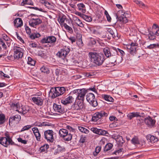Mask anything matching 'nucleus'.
<instances>
[{
  "mask_svg": "<svg viewBox=\"0 0 159 159\" xmlns=\"http://www.w3.org/2000/svg\"><path fill=\"white\" fill-rule=\"evenodd\" d=\"M89 56L91 61L98 66L102 65L105 60L103 54L101 53L90 52L89 53Z\"/></svg>",
  "mask_w": 159,
  "mask_h": 159,
  "instance_id": "nucleus-1",
  "label": "nucleus"
},
{
  "mask_svg": "<svg viewBox=\"0 0 159 159\" xmlns=\"http://www.w3.org/2000/svg\"><path fill=\"white\" fill-rule=\"evenodd\" d=\"M109 57L110 63L113 65H119L122 62V57L117 54L116 50L114 52L113 54L111 55Z\"/></svg>",
  "mask_w": 159,
  "mask_h": 159,
  "instance_id": "nucleus-2",
  "label": "nucleus"
},
{
  "mask_svg": "<svg viewBox=\"0 0 159 159\" xmlns=\"http://www.w3.org/2000/svg\"><path fill=\"white\" fill-rule=\"evenodd\" d=\"M5 137L0 138V144L5 147H7L9 145H13L14 143L12 141L9 135L8 134H5Z\"/></svg>",
  "mask_w": 159,
  "mask_h": 159,
  "instance_id": "nucleus-3",
  "label": "nucleus"
},
{
  "mask_svg": "<svg viewBox=\"0 0 159 159\" xmlns=\"http://www.w3.org/2000/svg\"><path fill=\"white\" fill-rule=\"evenodd\" d=\"M59 134L60 137L67 141H70L72 138V134L71 133H69L67 129H61L59 130Z\"/></svg>",
  "mask_w": 159,
  "mask_h": 159,
  "instance_id": "nucleus-4",
  "label": "nucleus"
},
{
  "mask_svg": "<svg viewBox=\"0 0 159 159\" xmlns=\"http://www.w3.org/2000/svg\"><path fill=\"white\" fill-rule=\"evenodd\" d=\"M87 92V91L85 89H82L75 90L72 92V93L76 94L77 96L76 99L80 101H84V96Z\"/></svg>",
  "mask_w": 159,
  "mask_h": 159,
  "instance_id": "nucleus-5",
  "label": "nucleus"
},
{
  "mask_svg": "<svg viewBox=\"0 0 159 159\" xmlns=\"http://www.w3.org/2000/svg\"><path fill=\"white\" fill-rule=\"evenodd\" d=\"M108 113L104 111L97 112L95 113L92 117V120L96 122L99 119L103 117H107L108 116Z\"/></svg>",
  "mask_w": 159,
  "mask_h": 159,
  "instance_id": "nucleus-6",
  "label": "nucleus"
},
{
  "mask_svg": "<svg viewBox=\"0 0 159 159\" xmlns=\"http://www.w3.org/2000/svg\"><path fill=\"white\" fill-rule=\"evenodd\" d=\"M86 99L89 104L93 107L97 106L98 104L94 94L92 93H89L86 96Z\"/></svg>",
  "mask_w": 159,
  "mask_h": 159,
  "instance_id": "nucleus-7",
  "label": "nucleus"
},
{
  "mask_svg": "<svg viewBox=\"0 0 159 159\" xmlns=\"http://www.w3.org/2000/svg\"><path fill=\"white\" fill-rule=\"evenodd\" d=\"M54 132L52 130H48L44 132V138L48 142L52 143L54 141L53 135Z\"/></svg>",
  "mask_w": 159,
  "mask_h": 159,
  "instance_id": "nucleus-8",
  "label": "nucleus"
},
{
  "mask_svg": "<svg viewBox=\"0 0 159 159\" xmlns=\"http://www.w3.org/2000/svg\"><path fill=\"white\" fill-rule=\"evenodd\" d=\"M70 49L67 47H65L64 48L60 50L57 54V56L59 57L64 59L70 51Z\"/></svg>",
  "mask_w": 159,
  "mask_h": 159,
  "instance_id": "nucleus-9",
  "label": "nucleus"
},
{
  "mask_svg": "<svg viewBox=\"0 0 159 159\" xmlns=\"http://www.w3.org/2000/svg\"><path fill=\"white\" fill-rule=\"evenodd\" d=\"M56 38L54 36H46L42 39L41 42L42 43L54 44L56 42Z\"/></svg>",
  "mask_w": 159,
  "mask_h": 159,
  "instance_id": "nucleus-10",
  "label": "nucleus"
},
{
  "mask_svg": "<svg viewBox=\"0 0 159 159\" xmlns=\"http://www.w3.org/2000/svg\"><path fill=\"white\" fill-rule=\"evenodd\" d=\"M125 13L122 11H119L116 16V18L120 21H122L123 23H126L128 22V19L124 15Z\"/></svg>",
  "mask_w": 159,
  "mask_h": 159,
  "instance_id": "nucleus-11",
  "label": "nucleus"
},
{
  "mask_svg": "<svg viewBox=\"0 0 159 159\" xmlns=\"http://www.w3.org/2000/svg\"><path fill=\"white\" fill-rule=\"evenodd\" d=\"M116 50V48L112 47L111 48L106 47L103 49L105 55L107 57H109Z\"/></svg>",
  "mask_w": 159,
  "mask_h": 159,
  "instance_id": "nucleus-12",
  "label": "nucleus"
},
{
  "mask_svg": "<svg viewBox=\"0 0 159 159\" xmlns=\"http://www.w3.org/2000/svg\"><path fill=\"white\" fill-rule=\"evenodd\" d=\"M44 98L42 97L36 96L32 98L33 102L39 107L42 106L43 104Z\"/></svg>",
  "mask_w": 159,
  "mask_h": 159,
  "instance_id": "nucleus-13",
  "label": "nucleus"
},
{
  "mask_svg": "<svg viewBox=\"0 0 159 159\" xmlns=\"http://www.w3.org/2000/svg\"><path fill=\"white\" fill-rule=\"evenodd\" d=\"M138 44L136 43H132L130 45L127 46V48L128 49V52L131 54L134 55L135 54Z\"/></svg>",
  "mask_w": 159,
  "mask_h": 159,
  "instance_id": "nucleus-14",
  "label": "nucleus"
},
{
  "mask_svg": "<svg viewBox=\"0 0 159 159\" xmlns=\"http://www.w3.org/2000/svg\"><path fill=\"white\" fill-rule=\"evenodd\" d=\"M42 22L41 20L39 18H32L29 21V24L31 26L34 27L35 26L41 24Z\"/></svg>",
  "mask_w": 159,
  "mask_h": 159,
  "instance_id": "nucleus-15",
  "label": "nucleus"
},
{
  "mask_svg": "<svg viewBox=\"0 0 159 159\" xmlns=\"http://www.w3.org/2000/svg\"><path fill=\"white\" fill-rule=\"evenodd\" d=\"M53 109L54 110L58 113L63 114L65 112V110L64 108L60 105H59L56 103H54L53 105Z\"/></svg>",
  "mask_w": 159,
  "mask_h": 159,
  "instance_id": "nucleus-16",
  "label": "nucleus"
},
{
  "mask_svg": "<svg viewBox=\"0 0 159 159\" xmlns=\"http://www.w3.org/2000/svg\"><path fill=\"white\" fill-rule=\"evenodd\" d=\"M74 101V98L72 96H69L62 99L61 102L64 105H66L73 102Z\"/></svg>",
  "mask_w": 159,
  "mask_h": 159,
  "instance_id": "nucleus-17",
  "label": "nucleus"
},
{
  "mask_svg": "<svg viewBox=\"0 0 159 159\" xmlns=\"http://www.w3.org/2000/svg\"><path fill=\"white\" fill-rule=\"evenodd\" d=\"M145 124L149 126H152L154 125L155 123V120L152 119L150 116L145 118L144 120Z\"/></svg>",
  "mask_w": 159,
  "mask_h": 159,
  "instance_id": "nucleus-18",
  "label": "nucleus"
},
{
  "mask_svg": "<svg viewBox=\"0 0 159 159\" xmlns=\"http://www.w3.org/2000/svg\"><path fill=\"white\" fill-rule=\"evenodd\" d=\"M14 23L15 26L17 28L21 27L23 24L22 19L20 18L16 19L14 21Z\"/></svg>",
  "mask_w": 159,
  "mask_h": 159,
  "instance_id": "nucleus-19",
  "label": "nucleus"
},
{
  "mask_svg": "<svg viewBox=\"0 0 159 159\" xmlns=\"http://www.w3.org/2000/svg\"><path fill=\"white\" fill-rule=\"evenodd\" d=\"M49 94L51 96L52 98H55L60 96L59 93L57 92H56L55 88H51L49 92Z\"/></svg>",
  "mask_w": 159,
  "mask_h": 159,
  "instance_id": "nucleus-20",
  "label": "nucleus"
},
{
  "mask_svg": "<svg viewBox=\"0 0 159 159\" xmlns=\"http://www.w3.org/2000/svg\"><path fill=\"white\" fill-rule=\"evenodd\" d=\"M146 138L149 142L152 143H155L158 140L157 137L150 134L146 136Z\"/></svg>",
  "mask_w": 159,
  "mask_h": 159,
  "instance_id": "nucleus-21",
  "label": "nucleus"
},
{
  "mask_svg": "<svg viewBox=\"0 0 159 159\" xmlns=\"http://www.w3.org/2000/svg\"><path fill=\"white\" fill-rule=\"evenodd\" d=\"M116 140L117 144L119 146H122L125 142V141L123 140L122 137L119 135L116 136Z\"/></svg>",
  "mask_w": 159,
  "mask_h": 159,
  "instance_id": "nucleus-22",
  "label": "nucleus"
},
{
  "mask_svg": "<svg viewBox=\"0 0 159 159\" xmlns=\"http://www.w3.org/2000/svg\"><path fill=\"white\" fill-rule=\"evenodd\" d=\"M140 113L138 112H131L127 115V117L129 120H131L134 117H138L141 116Z\"/></svg>",
  "mask_w": 159,
  "mask_h": 159,
  "instance_id": "nucleus-23",
  "label": "nucleus"
},
{
  "mask_svg": "<svg viewBox=\"0 0 159 159\" xmlns=\"http://www.w3.org/2000/svg\"><path fill=\"white\" fill-rule=\"evenodd\" d=\"M55 88L56 89V92H57L60 94H59L60 96L63 94L66 91L65 88L63 87H58Z\"/></svg>",
  "mask_w": 159,
  "mask_h": 159,
  "instance_id": "nucleus-24",
  "label": "nucleus"
},
{
  "mask_svg": "<svg viewBox=\"0 0 159 159\" xmlns=\"http://www.w3.org/2000/svg\"><path fill=\"white\" fill-rule=\"evenodd\" d=\"M58 20L61 25H63L64 24H66V23H65V20L66 21L69 20L67 19L66 16L64 15H63L61 17H59Z\"/></svg>",
  "mask_w": 159,
  "mask_h": 159,
  "instance_id": "nucleus-25",
  "label": "nucleus"
},
{
  "mask_svg": "<svg viewBox=\"0 0 159 159\" xmlns=\"http://www.w3.org/2000/svg\"><path fill=\"white\" fill-rule=\"evenodd\" d=\"M77 5L79 11H81L83 13L86 12V10L85 6L83 3H79Z\"/></svg>",
  "mask_w": 159,
  "mask_h": 159,
  "instance_id": "nucleus-26",
  "label": "nucleus"
},
{
  "mask_svg": "<svg viewBox=\"0 0 159 159\" xmlns=\"http://www.w3.org/2000/svg\"><path fill=\"white\" fill-rule=\"evenodd\" d=\"M21 110L20 111H22V113L23 114H25L30 110V108L28 106H25L24 107H21Z\"/></svg>",
  "mask_w": 159,
  "mask_h": 159,
  "instance_id": "nucleus-27",
  "label": "nucleus"
},
{
  "mask_svg": "<svg viewBox=\"0 0 159 159\" xmlns=\"http://www.w3.org/2000/svg\"><path fill=\"white\" fill-rule=\"evenodd\" d=\"M108 32L112 36L113 38H116V37H117L118 34L117 32L116 31V30H114V31L111 29H109L108 30Z\"/></svg>",
  "mask_w": 159,
  "mask_h": 159,
  "instance_id": "nucleus-28",
  "label": "nucleus"
},
{
  "mask_svg": "<svg viewBox=\"0 0 159 159\" xmlns=\"http://www.w3.org/2000/svg\"><path fill=\"white\" fill-rule=\"evenodd\" d=\"M6 122V116L4 114H0V125L3 124Z\"/></svg>",
  "mask_w": 159,
  "mask_h": 159,
  "instance_id": "nucleus-29",
  "label": "nucleus"
},
{
  "mask_svg": "<svg viewBox=\"0 0 159 159\" xmlns=\"http://www.w3.org/2000/svg\"><path fill=\"white\" fill-rule=\"evenodd\" d=\"M43 3L44 4V5L48 9H52L54 7V6L52 3H50L47 1H45V2H43Z\"/></svg>",
  "mask_w": 159,
  "mask_h": 159,
  "instance_id": "nucleus-30",
  "label": "nucleus"
},
{
  "mask_svg": "<svg viewBox=\"0 0 159 159\" xmlns=\"http://www.w3.org/2000/svg\"><path fill=\"white\" fill-rule=\"evenodd\" d=\"M159 48V43H155L151 44L147 46L145 48L148 49H152L154 48Z\"/></svg>",
  "mask_w": 159,
  "mask_h": 159,
  "instance_id": "nucleus-31",
  "label": "nucleus"
},
{
  "mask_svg": "<svg viewBox=\"0 0 159 159\" xmlns=\"http://www.w3.org/2000/svg\"><path fill=\"white\" fill-rule=\"evenodd\" d=\"M14 53L23 52V49L20 47L17 46H14L13 47Z\"/></svg>",
  "mask_w": 159,
  "mask_h": 159,
  "instance_id": "nucleus-32",
  "label": "nucleus"
},
{
  "mask_svg": "<svg viewBox=\"0 0 159 159\" xmlns=\"http://www.w3.org/2000/svg\"><path fill=\"white\" fill-rule=\"evenodd\" d=\"M21 5L24 6L25 5H33V2L31 0H22Z\"/></svg>",
  "mask_w": 159,
  "mask_h": 159,
  "instance_id": "nucleus-33",
  "label": "nucleus"
},
{
  "mask_svg": "<svg viewBox=\"0 0 159 159\" xmlns=\"http://www.w3.org/2000/svg\"><path fill=\"white\" fill-rule=\"evenodd\" d=\"M11 107H13V109L15 110L16 111H18L19 112L21 113V111H20L19 110L20 109V108H19L18 109V107H20L19 103H13L11 105Z\"/></svg>",
  "mask_w": 159,
  "mask_h": 159,
  "instance_id": "nucleus-34",
  "label": "nucleus"
},
{
  "mask_svg": "<svg viewBox=\"0 0 159 159\" xmlns=\"http://www.w3.org/2000/svg\"><path fill=\"white\" fill-rule=\"evenodd\" d=\"M3 41L6 42V44L9 46L10 43L7 41L10 40L9 38L6 34L3 35L2 36V38H1Z\"/></svg>",
  "mask_w": 159,
  "mask_h": 159,
  "instance_id": "nucleus-35",
  "label": "nucleus"
},
{
  "mask_svg": "<svg viewBox=\"0 0 159 159\" xmlns=\"http://www.w3.org/2000/svg\"><path fill=\"white\" fill-rule=\"evenodd\" d=\"M23 55V52L14 53V57L15 59H18L21 58Z\"/></svg>",
  "mask_w": 159,
  "mask_h": 159,
  "instance_id": "nucleus-36",
  "label": "nucleus"
},
{
  "mask_svg": "<svg viewBox=\"0 0 159 159\" xmlns=\"http://www.w3.org/2000/svg\"><path fill=\"white\" fill-rule=\"evenodd\" d=\"M131 142L134 145L136 144H140V142H139L138 138L136 137H134L131 140Z\"/></svg>",
  "mask_w": 159,
  "mask_h": 159,
  "instance_id": "nucleus-37",
  "label": "nucleus"
},
{
  "mask_svg": "<svg viewBox=\"0 0 159 159\" xmlns=\"http://www.w3.org/2000/svg\"><path fill=\"white\" fill-rule=\"evenodd\" d=\"M149 33L148 38L150 40H153L155 39V33L151 31H149Z\"/></svg>",
  "mask_w": 159,
  "mask_h": 159,
  "instance_id": "nucleus-38",
  "label": "nucleus"
},
{
  "mask_svg": "<svg viewBox=\"0 0 159 159\" xmlns=\"http://www.w3.org/2000/svg\"><path fill=\"white\" fill-rule=\"evenodd\" d=\"M40 70L42 72L48 74L49 72V70L48 68L46 66H43L40 68Z\"/></svg>",
  "mask_w": 159,
  "mask_h": 159,
  "instance_id": "nucleus-39",
  "label": "nucleus"
},
{
  "mask_svg": "<svg viewBox=\"0 0 159 159\" xmlns=\"http://www.w3.org/2000/svg\"><path fill=\"white\" fill-rule=\"evenodd\" d=\"M27 63L31 66H33L35 64V61L30 57H29L28 59Z\"/></svg>",
  "mask_w": 159,
  "mask_h": 159,
  "instance_id": "nucleus-40",
  "label": "nucleus"
},
{
  "mask_svg": "<svg viewBox=\"0 0 159 159\" xmlns=\"http://www.w3.org/2000/svg\"><path fill=\"white\" fill-rule=\"evenodd\" d=\"M64 26L65 28L67 30L69 33H73V30L71 27L69 26L68 25L66 24H64Z\"/></svg>",
  "mask_w": 159,
  "mask_h": 159,
  "instance_id": "nucleus-41",
  "label": "nucleus"
},
{
  "mask_svg": "<svg viewBox=\"0 0 159 159\" xmlns=\"http://www.w3.org/2000/svg\"><path fill=\"white\" fill-rule=\"evenodd\" d=\"M104 99L108 102H113L114 100L110 96L107 95H104Z\"/></svg>",
  "mask_w": 159,
  "mask_h": 159,
  "instance_id": "nucleus-42",
  "label": "nucleus"
},
{
  "mask_svg": "<svg viewBox=\"0 0 159 159\" xmlns=\"http://www.w3.org/2000/svg\"><path fill=\"white\" fill-rule=\"evenodd\" d=\"M48 148L49 146L48 144H45L40 148V151L41 152H45L47 151Z\"/></svg>",
  "mask_w": 159,
  "mask_h": 159,
  "instance_id": "nucleus-43",
  "label": "nucleus"
},
{
  "mask_svg": "<svg viewBox=\"0 0 159 159\" xmlns=\"http://www.w3.org/2000/svg\"><path fill=\"white\" fill-rule=\"evenodd\" d=\"M79 129L82 132L86 134H88L89 133V131L85 128L82 126L78 127Z\"/></svg>",
  "mask_w": 159,
  "mask_h": 159,
  "instance_id": "nucleus-44",
  "label": "nucleus"
},
{
  "mask_svg": "<svg viewBox=\"0 0 159 159\" xmlns=\"http://www.w3.org/2000/svg\"><path fill=\"white\" fill-rule=\"evenodd\" d=\"M40 34L39 33L32 34L30 35V37L31 39H34L36 38H38L40 37Z\"/></svg>",
  "mask_w": 159,
  "mask_h": 159,
  "instance_id": "nucleus-45",
  "label": "nucleus"
},
{
  "mask_svg": "<svg viewBox=\"0 0 159 159\" xmlns=\"http://www.w3.org/2000/svg\"><path fill=\"white\" fill-rule=\"evenodd\" d=\"M77 104L78 107H79V110L83 109L84 107V103L83 101H79L77 102Z\"/></svg>",
  "mask_w": 159,
  "mask_h": 159,
  "instance_id": "nucleus-46",
  "label": "nucleus"
},
{
  "mask_svg": "<svg viewBox=\"0 0 159 159\" xmlns=\"http://www.w3.org/2000/svg\"><path fill=\"white\" fill-rule=\"evenodd\" d=\"M113 145L111 143H108L106 145L105 148V150L108 151L111 149Z\"/></svg>",
  "mask_w": 159,
  "mask_h": 159,
  "instance_id": "nucleus-47",
  "label": "nucleus"
},
{
  "mask_svg": "<svg viewBox=\"0 0 159 159\" xmlns=\"http://www.w3.org/2000/svg\"><path fill=\"white\" fill-rule=\"evenodd\" d=\"M82 18L88 22L91 21L92 20V18L90 16L85 15H84Z\"/></svg>",
  "mask_w": 159,
  "mask_h": 159,
  "instance_id": "nucleus-48",
  "label": "nucleus"
},
{
  "mask_svg": "<svg viewBox=\"0 0 159 159\" xmlns=\"http://www.w3.org/2000/svg\"><path fill=\"white\" fill-rule=\"evenodd\" d=\"M123 151V148H120L117 150H116L113 153V154H116V155H121Z\"/></svg>",
  "mask_w": 159,
  "mask_h": 159,
  "instance_id": "nucleus-49",
  "label": "nucleus"
},
{
  "mask_svg": "<svg viewBox=\"0 0 159 159\" xmlns=\"http://www.w3.org/2000/svg\"><path fill=\"white\" fill-rule=\"evenodd\" d=\"M37 141H41V136L40 133L34 134Z\"/></svg>",
  "mask_w": 159,
  "mask_h": 159,
  "instance_id": "nucleus-50",
  "label": "nucleus"
},
{
  "mask_svg": "<svg viewBox=\"0 0 159 159\" xmlns=\"http://www.w3.org/2000/svg\"><path fill=\"white\" fill-rule=\"evenodd\" d=\"M71 108L74 110H79V107H78L77 103H76L75 102L71 106Z\"/></svg>",
  "mask_w": 159,
  "mask_h": 159,
  "instance_id": "nucleus-51",
  "label": "nucleus"
},
{
  "mask_svg": "<svg viewBox=\"0 0 159 159\" xmlns=\"http://www.w3.org/2000/svg\"><path fill=\"white\" fill-rule=\"evenodd\" d=\"M90 130L94 133L98 134H99L100 129H97L96 128L93 127L91 128Z\"/></svg>",
  "mask_w": 159,
  "mask_h": 159,
  "instance_id": "nucleus-52",
  "label": "nucleus"
},
{
  "mask_svg": "<svg viewBox=\"0 0 159 159\" xmlns=\"http://www.w3.org/2000/svg\"><path fill=\"white\" fill-rule=\"evenodd\" d=\"M6 43L4 41L1 39H0V44L2 45V47L5 49L7 48Z\"/></svg>",
  "mask_w": 159,
  "mask_h": 159,
  "instance_id": "nucleus-53",
  "label": "nucleus"
},
{
  "mask_svg": "<svg viewBox=\"0 0 159 159\" xmlns=\"http://www.w3.org/2000/svg\"><path fill=\"white\" fill-rule=\"evenodd\" d=\"M99 135H105L107 134H108V133L107 131L100 129L99 131Z\"/></svg>",
  "mask_w": 159,
  "mask_h": 159,
  "instance_id": "nucleus-54",
  "label": "nucleus"
},
{
  "mask_svg": "<svg viewBox=\"0 0 159 159\" xmlns=\"http://www.w3.org/2000/svg\"><path fill=\"white\" fill-rule=\"evenodd\" d=\"M32 126L30 125H27L24 126L21 129V132H22L26 130H28L30 129Z\"/></svg>",
  "mask_w": 159,
  "mask_h": 159,
  "instance_id": "nucleus-55",
  "label": "nucleus"
},
{
  "mask_svg": "<svg viewBox=\"0 0 159 159\" xmlns=\"http://www.w3.org/2000/svg\"><path fill=\"white\" fill-rule=\"evenodd\" d=\"M86 138L85 135H81L80 137V142L82 143H84L86 140Z\"/></svg>",
  "mask_w": 159,
  "mask_h": 159,
  "instance_id": "nucleus-56",
  "label": "nucleus"
},
{
  "mask_svg": "<svg viewBox=\"0 0 159 159\" xmlns=\"http://www.w3.org/2000/svg\"><path fill=\"white\" fill-rule=\"evenodd\" d=\"M15 119V121L16 122H18L21 120V116L20 115H16L15 116H14Z\"/></svg>",
  "mask_w": 159,
  "mask_h": 159,
  "instance_id": "nucleus-57",
  "label": "nucleus"
},
{
  "mask_svg": "<svg viewBox=\"0 0 159 159\" xmlns=\"http://www.w3.org/2000/svg\"><path fill=\"white\" fill-rule=\"evenodd\" d=\"M18 141L19 142H20L24 144H26L27 143V141L25 140H23L21 138H19L17 139Z\"/></svg>",
  "mask_w": 159,
  "mask_h": 159,
  "instance_id": "nucleus-58",
  "label": "nucleus"
},
{
  "mask_svg": "<svg viewBox=\"0 0 159 159\" xmlns=\"http://www.w3.org/2000/svg\"><path fill=\"white\" fill-rule=\"evenodd\" d=\"M116 50L117 51V54H118V52H120V55L121 56H123V55H125V52L123 50H121L119 48H116Z\"/></svg>",
  "mask_w": 159,
  "mask_h": 159,
  "instance_id": "nucleus-59",
  "label": "nucleus"
},
{
  "mask_svg": "<svg viewBox=\"0 0 159 159\" xmlns=\"http://www.w3.org/2000/svg\"><path fill=\"white\" fill-rule=\"evenodd\" d=\"M14 121H15V118L14 116L11 117L9 119V124L10 125L11 124H12Z\"/></svg>",
  "mask_w": 159,
  "mask_h": 159,
  "instance_id": "nucleus-60",
  "label": "nucleus"
},
{
  "mask_svg": "<svg viewBox=\"0 0 159 159\" xmlns=\"http://www.w3.org/2000/svg\"><path fill=\"white\" fill-rule=\"evenodd\" d=\"M66 128L68 129L67 130L69 131V133H71L72 132H73L74 130V129H73L70 126H66Z\"/></svg>",
  "mask_w": 159,
  "mask_h": 159,
  "instance_id": "nucleus-61",
  "label": "nucleus"
},
{
  "mask_svg": "<svg viewBox=\"0 0 159 159\" xmlns=\"http://www.w3.org/2000/svg\"><path fill=\"white\" fill-rule=\"evenodd\" d=\"M32 130L34 134L39 133V131L37 127H34L32 128Z\"/></svg>",
  "mask_w": 159,
  "mask_h": 159,
  "instance_id": "nucleus-62",
  "label": "nucleus"
},
{
  "mask_svg": "<svg viewBox=\"0 0 159 159\" xmlns=\"http://www.w3.org/2000/svg\"><path fill=\"white\" fill-rule=\"evenodd\" d=\"M75 14L77 16H80V17L83 18L84 14L81 13L80 12L76 11L75 12Z\"/></svg>",
  "mask_w": 159,
  "mask_h": 159,
  "instance_id": "nucleus-63",
  "label": "nucleus"
},
{
  "mask_svg": "<svg viewBox=\"0 0 159 159\" xmlns=\"http://www.w3.org/2000/svg\"><path fill=\"white\" fill-rule=\"evenodd\" d=\"M25 30H26V33L28 34H30L31 33V30L30 29L28 26H25Z\"/></svg>",
  "mask_w": 159,
  "mask_h": 159,
  "instance_id": "nucleus-64",
  "label": "nucleus"
}]
</instances>
